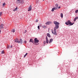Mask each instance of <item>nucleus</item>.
Here are the masks:
<instances>
[{"instance_id": "nucleus-33", "label": "nucleus", "mask_w": 78, "mask_h": 78, "mask_svg": "<svg viewBox=\"0 0 78 78\" xmlns=\"http://www.w3.org/2000/svg\"><path fill=\"white\" fill-rule=\"evenodd\" d=\"M37 28H38V29L39 30V28H40L39 26H38V27H37Z\"/></svg>"}, {"instance_id": "nucleus-29", "label": "nucleus", "mask_w": 78, "mask_h": 78, "mask_svg": "<svg viewBox=\"0 0 78 78\" xmlns=\"http://www.w3.org/2000/svg\"><path fill=\"white\" fill-rule=\"evenodd\" d=\"M2 15V12H0V16H1Z\"/></svg>"}, {"instance_id": "nucleus-9", "label": "nucleus", "mask_w": 78, "mask_h": 78, "mask_svg": "<svg viewBox=\"0 0 78 78\" xmlns=\"http://www.w3.org/2000/svg\"><path fill=\"white\" fill-rule=\"evenodd\" d=\"M15 42H17V43H19V40L17 39V38H16L15 40Z\"/></svg>"}, {"instance_id": "nucleus-35", "label": "nucleus", "mask_w": 78, "mask_h": 78, "mask_svg": "<svg viewBox=\"0 0 78 78\" xmlns=\"http://www.w3.org/2000/svg\"><path fill=\"white\" fill-rule=\"evenodd\" d=\"M60 8H61V6H59L58 7V9H60Z\"/></svg>"}, {"instance_id": "nucleus-16", "label": "nucleus", "mask_w": 78, "mask_h": 78, "mask_svg": "<svg viewBox=\"0 0 78 78\" xmlns=\"http://www.w3.org/2000/svg\"><path fill=\"white\" fill-rule=\"evenodd\" d=\"M55 8L54 7V8H52L51 11L52 12H53V11H55Z\"/></svg>"}, {"instance_id": "nucleus-40", "label": "nucleus", "mask_w": 78, "mask_h": 78, "mask_svg": "<svg viewBox=\"0 0 78 78\" xmlns=\"http://www.w3.org/2000/svg\"><path fill=\"white\" fill-rule=\"evenodd\" d=\"M43 0V1H44V0Z\"/></svg>"}, {"instance_id": "nucleus-32", "label": "nucleus", "mask_w": 78, "mask_h": 78, "mask_svg": "<svg viewBox=\"0 0 78 78\" xmlns=\"http://www.w3.org/2000/svg\"><path fill=\"white\" fill-rule=\"evenodd\" d=\"M24 43L25 44H27V41H24Z\"/></svg>"}, {"instance_id": "nucleus-36", "label": "nucleus", "mask_w": 78, "mask_h": 78, "mask_svg": "<svg viewBox=\"0 0 78 78\" xmlns=\"http://www.w3.org/2000/svg\"><path fill=\"white\" fill-rule=\"evenodd\" d=\"M12 46L11 45L10 47V48H12Z\"/></svg>"}, {"instance_id": "nucleus-15", "label": "nucleus", "mask_w": 78, "mask_h": 78, "mask_svg": "<svg viewBox=\"0 0 78 78\" xmlns=\"http://www.w3.org/2000/svg\"><path fill=\"white\" fill-rule=\"evenodd\" d=\"M20 0H16V3H19V2Z\"/></svg>"}, {"instance_id": "nucleus-8", "label": "nucleus", "mask_w": 78, "mask_h": 78, "mask_svg": "<svg viewBox=\"0 0 78 78\" xmlns=\"http://www.w3.org/2000/svg\"><path fill=\"white\" fill-rule=\"evenodd\" d=\"M24 3V0H20V2H19V3H21V4H22L23 3Z\"/></svg>"}, {"instance_id": "nucleus-30", "label": "nucleus", "mask_w": 78, "mask_h": 78, "mask_svg": "<svg viewBox=\"0 0 78 78\" xmlns=\"http://www.w3.org/2000/svg\"><path fill=\"white\" fill-rule=\"evenodd\" d=\"M55 9H58V7H54Z\"/></svg>"}, {"instance_id": "nucleus-34", "label": "nucleus", "mask_w": 78, "mask_h": 78, "mask_svg": "<svg viewBox=\"0 0 78 78\" xmlns=\"http://www.w3.org/2000/svg\"><path fill=\"white\" fill-rule=\"evenodd\" d=\"M48 40V37H46V40Z\"/></svg>"}, {"instance_id": "nucleus-39", "label": "nucleus", "mask_w": 78, "mask_h": 78, "mask_svg": "<svg viewBox=\"0 0 78 78\" xmlns=\"http://www.w3.org/2000/svg\"><path fill=\"white\" fill-rule=\"evenodd\" d=\"M26 32H27V30H26Z\"/></svg>"}, {"instance_id": "nucleus-38", "label": "nucleus", "mask_w": 78, "mask_h": 78, "mask_svg": "<svg viewBox=\"0 0 78 78\" xmlns=\"http://www.w3.org/2000/svg\"><path fill=\"white\" fill-rule=\"evenodd\" d=\"M1 33V30H0V34Z\"/></svg>"}, {"instance_id": "nucleus-26", "label": "nucleus", "mask_w": 78, "mask_h": 78, "mask_svg": "<svg viewBox=\"0 0 78 78\" xmlns=\"http://www.w3.org/2000/svg\"><path fill=\"white\" fill-rule=\"evenodd\" d=\"M5 53H4V51H2L1 54H4Z\"/></svg>"}, {"instance_id": "nucleus-13", "label": "nucleus", "mask_w": 78, "mask_h": 78, "mask_svg": "<svg viewBox=\"0 0 78 78\" xmlns=\"http://www.w3.org/2000/svg\"><path fill=\"white\" fill-rule=\"evenodd\" d=\"M47 36H48V37H51V36H50V34L48 33L47 34Z\"/></svg>"}, {"instance_id": "nucleus-27", "label": "nucleus", "mask_w": 78, "mask_h": 78, "mask_svg": "<svg viewBox=\"0 0 78 78\" xmlns=\"http://www.w3.org/2000/svg\"><path fill=\"white\" fill-rule=\"evenodd\" d=\"M47 42H46V41H44L43 43L44 44H45Z\"/></svg>"}, {"instance_id": "nucleus-7", "label": "nucleus", "mask_w": 78, "mask_h": 78, "mask_svg": "<svg viewBox=\"0 0 78 78\" xmlns=\"http://www.w3.org/2000/svg\"><path fill=\"white\" fill-rule=\"evenodd\" d=\"M3 24H0V29H2V28H3Z\"/></svg>"}, {"instance_id": "nucleus-6", "label": "nucleus", "mask_w": 78, "mask_h": 78, "mask_svg": "<svg viewBox=\"0 0 78 78\" xmlns=\"http://www.w3.org/2000/svg\"><path fill=\"white\" fill-rule=\"evenodd\" d=\"M32 8V7H31V5H30L28 11H31Z\"/></svg>"}, {"instance_id": "nucleus-19", "label": "nucleus", "mask_w": 78, "mask_h": 78, "mask_svg": "<svg viewBox=\"0 0 78 78\" xmlns=\"http://www.w3.org/2000/svg\"><path fill=\"white\" fill-rule=\"evenodd\" d=\"M17 8L16 7V8L13 9V11H17Z\"/></svg>"}, {"instance_id": "nucleus-31", "label": "nucleus", "mask_w": 78, "mask_h": 78, "mask_svg": "<svg viewBox=\"0 0 78 78\" xmlns=\"http://www.w3.org/2000/svg\"><path fill=\"white\" fill-rule=\"evenodd\" d=\"M36 22H38V20L37 19L35 21Z\"/></svg>"}, {"instance_id": "nucleus-5", "label": "nucleus", "mask_w": 78, "mask_h": 78, "mask_svg": "<svg viewBox=\"0 0 78 78\" xmlns=\"http://www.w3.org/2000/svg\"><path fill=\"white\" fill-rule=\"evenodd\" d=\"M53 39H50L49 42V44H51V42H53Z\"/></svg>"}, {"instance_id": "nucleus-1", "label": "nucleus", "mask_w": 78, "mask_h": 78, "mask_svg": "<svg viewBox=\"0 0 78 78\" xmlns=\"http://www.w3.org/2000/svg\"><path fill=\"white\" fill-rule=\"evenodd\" d=\"M54 24H55V27H54V28H59V24H60L58 22L56 21H54Z\"/></svg>"}, {"instance_id": "nucleus-37", "label": "nucleus", "mask_w": 78, "mask_h": 78, "mask_svg": "<svg viewBox=\"0 0 78 78\" xmlns=\"http://www.w3.org/2000/svg\"><path fill=\"white\" fill-rule=\"evenodd\" d=\"M74 23H72V24H73V25Z\"/></svg>"}, {"instance_id": "nucleus-23", "label": "nucleus", "mask_w": 78, "mask_h": 78, "mask_svg": "<svg viewBox=\"0 0 78 78\" xmlns=\"http://www.w3.org/2000/svg\"><path fill=\"white\" fill-rule=\"evenodd\" d=\"M78 10H76L75 11V13H78Z\"/></svg>"}, {"instance_id": "nucleus-20", "label": "nucleus", "mask_w": 78, "mask_h": 78, "mask_svg": "<svg viewBox=\"0 0 78 78\" xmlns=\"http://www.w3.org/2000/svg\"><path fill=\"white\" fill-rule=\"evenodd\" d=\"M46 42L47 44H48V42H49V41H48V40H46Z\"/></svg>"}, {"instance_id": "nucleus-11", "label": "nucleus", "mask_w": 78, "mask_h": 78, "mask_svg": "<svg viewBox=\"0 0 78 78\" xmlns=\"http://www.w3.org/2000/svg\"><path fill=\"white\" fill-rule=\"evenodd\" d=\"M78 19V17H76L74 19V22H76V19Z\"/></svg>"}, {"instance_id": "nucleus-4", "label": "nucleus", "mask_w": 78, "mask_h": 78, "mask_svg": "<svg viewBox=\"0 0 78 78\" xmlns=\"http://www.w3.org/2000/svg\"><path fill=\"white\" fill-rule=\"evenodd\" d=\"M34 45H38L39 44H36L39 42V40H37V38H36L34 39Z\"/></svg>"}, {"instance_id": "nucleus-12", "label": "nucleus", "mask_w": 78, "mask_h": 78, "mask_svg": "<svg viewBox=\"0 0 78 78\" xmlns=\"http://www.w3.org/2000/svg\"><path fill=\"white\" fill-rule=\"evenodd\" d=\"M42 27L43 28H47V27L46 26H42Z\"/></svg>"}, {"instance_id": "nucleus-10", "label": "nucleus", "mask_w": 78, "mask_h": 78, "mask_svg": "<svg viewBox=\"0 0 78 78\" xmlns=\"http://www.w3.org/2000/svg\"><path fill=\"white\" fill-rule=\"evenodd\" d=\"M18 42H18V43H20V44H22V39H20V41H18Z\"/></svg>"}, {"instance_id": "nucleus-25", "label": "nucleus", "mask_w": 78, "mask_h": 78, "mask_svg": "<svg viewBox=\"0 0 78 78\" xmlns=\"http://www.w3.org/2000/svg\"><path fill=\"white\" fill-rule=\"evenodd\" d=\"M12 31L13 33H14L15 32V29H13Z\"/></svg>"}, {"instance_id": "nucleus-24", "label": "nucleus", "mask_w": 78, "mask_h": 78, "mask_svg": "<svg viewBox=\"0 0 78 78\" xmlns=\"http://www.w3.org/2000/svg\"><path fill=\"white\" fill-rule=\"evenodd\" d=\"M10 48L9 47V45H7V48Z\"/></svg>"}, {"instance_id": "nucleus-3", "label": "nucleus", "mask_w": 78, "mask_h": 78, "mask_svg": "<svg viewBox=\"0 0 78 78\" xmlns=\"http://www.w3.org/2000/svg\"><path fill=\"white\" fill-rule=\"evenodd\" d=\"M58 29V28H55L54 27V32L53 31V29H52V33L54 34V35H57V33H56V29Z\"/></svg>"}, {"instance_id": "nucleus-17", "label": "nucleus", "mask_w": 78, "mask_h": 78, "mask_svg": "<svg viewBox=\"0 0 78 78\" xmlns=\"http://www.w3.org/2000/svg\"><path fill=\"white\" fill-rule=\"evenodd\" d=\"M60 16L61 18H62L63 17V14H62V13H61Z\"/></svg>"}, {"instance_id": "nucleus-22", "label": "nucleus", "mask_w": 78, "mask_h": 78, "mask_svg": "<svg viewBox=\"0 0 78 78\" xmlns=\"http://www.w3.org/2000/svg\"><path fill=\"white\" fill-rule=\"evenodd\" d=\"M56 6L57 8H58V4H56L55 5Z\"/></svg>"}, {"instance_id": "nucleus-2", "label": "nucleus", "mask_w": 78, "mask_h": 78, "mask_svg": "<svg viewBox=\"0 0 78 78\" xmlns=\"http://www.w3.org/2000/svg\"><path fill=\"white\" fill-rule=\"evenodd\" d=\"M65 24L67 25H69L70 26L73 25V24H72V23H71V22H70V20H68L67 22H66Z\"/></svg>"}, {"instance_id": "nucleus-28", "label": "nucleus", "mask_w": 78, "mask_h": 78, "mask_svg": "<svg viewBox=\"0 0 78 78\" xmlns=\"http://www.w3.org/2000/svg\"><path fill=\"white\" fill-rule=\"evenodd\" d=\"M5 3H4L3 4L2 6H5Z\"/></svg>"}, {"instance_id": "nucleus-18", "label": "nucleus", "mask_w": 78, "mask_h": 78, "mask_svg": "<svg viewBox=\"0 0 78 78\" xmlns=\"http://www.w3.org/2000/svg\"><path fill=\"white\" fill-rule=\"evenodd\" d=\"M50 22L48 21L46 23V25H49V24H50Z\"/></svg>"}, {"instance_id": "nucleus-14", "label": "nucleus", "mask_w": 78, "mask_h": 78, "mask_svg": "<svg viewBox=\"0 0 78 78\" xmlns=\"http://www.w3.org/2000/svg\"><path fill=\"white\" fill-rule=\"evenodd\" d=\"M33 42V39H31L29 41V42Z\"/></svg>"}, {"instance_id": "nucleus-21", "label": "nucleus", "mask_w": 78, "mask_h": 78, "mask_svg": "<svg viewBox=\"0 0 78 78\" xmlns=\"http://www.w3.org/2000/svg\"><path fill=\"white\" fill-rule=\"evenodd\" d=\"M27 55H28V53H26L24 55V58H25V56H27Z\"/></svg>"}]
</instances>
